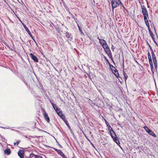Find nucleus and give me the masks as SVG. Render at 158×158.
I'll use <instances>...</instances> for the list:
<instances>
[{
	"instance_id": "1",
	"label": "nucleus",
	"mask_w": 158,
	"mask_h": 158,
	"mask_svg": "<svg viewBox=\"0 0 158 158\" xmlns=\"http://www.w3.org/2000/svg\"><path fill=\"white\" fill-rule=\"evenodd\" d=\"M111 131H110V134L113 139L114 141L116 143V144L118 145H119L120 144L119 141L118 139V138L115 132L114 131V130H111Z\"/></svg>"
},
{
	"instance_id": "2",
	"label": "nucleus",
	"mask_w": 158,
	"mask_h": 158,
	"mask_svg": "<svg viewBox=\"0 0 158 158\" xmlns=\"http://www.w3.org/2000/svg\"><path fill=\"white\" fill-rule=\"evenodd\" d=\"M142 12L143 15L144 19L148 18V11L145 6H141Z\"/></svg>"
},
{
	"instance_id": "3",
	"label": "nucleus",
	"mask_w": 158,
	"mask_h": 158,
	"mask_svg": "<svg viewBox=\"0 0 158 158\" xmlns=\"http://www.w3.org/2000/svg\"><path fill=\"white\" fill-rule=\"evenodd\" d=\"M103 48L104 50H105L106 53L107 54L109 57L112 60H113L112 53L110 48L108 47V46L107 45L104 47V48Z\"/></svg>"
},
{
	"instance_id": "4",
	"label": "nucleus",
	"mask_w": 158,
	"mask_h": 158,
	"mask_svg": "<svg viewBox=\"0 0 158 158\" xmlns=\"http://www.w3.org/2000/svg\"><path fill=\"white\" fill-rule=\"evenodd\" d=\"M98 39L99 40L100 43L103 48H104V47L108 45L106 41L105 40L100 39L98 36Z\"/></svg>"
},
{
	"instance_id": "5",
	"label": "nucleus",
	"mask_w": 158,
	"mask_h": 158,
	"mask_svg": "<svg viewBox=\"0 0 158 158\" xmlns=\"http://www.w3.org/2000/svg\"><path fill=\"white\" fill-rule=\"evenodd\" d=\"M111 66H112V68L114 69H112L111 70L113 73L114 74L115 76L116 77H118V76H119V74L117 71V69L115 68L112 65H111Z\"/></svg>"
},
{
	"instance_id": "6",
	"label": "nucleus",
	"mask_w": 158,
	"mask_h": 158,
	"mask_svg": "<svg viewBox=\"0 0 158 158\" xmlns=\"http://www.w3.org/2000/svg\"><path fill=\"white\" fill-rule=\"evenodd\" d=\"M29 56L32 59L36 62H38V60L37 57L34 55L32 53L29 54Z\"/></svg>"
},
{
	"instance_id": "7",
	"label": "nucleus",
	"mask_w": 158,
	"mask_h": 158,
	"mask_svg": "<svg viewBox=\"0 0 158 158\" xmlns=\"http://www.w3.org/2000/svg\"><path fill=\"white\" fill-rule=\"evenodd\" d=\"M64 121L67 126L70 128L69 125L68 123V121L65 119V117L64 115V114L60 117Z\"/></svg>"
},
{
	"instance_id": "8",
	"label": "nucleus",
	"mask_w": 158,
	"mask_h": 158,
	"mask_svg": "<svg viewBox=\"0 0 158 158\" xmlns=\"http://www.w3.org/2000/svg\"><path fill=\"white\" fill-rule=\"evenodd\" d=\"M18 155L20 158H23L24 151L23 150H19L18 152Z\"/></svg>"
},
{
	"instance_id": "9",
	"label": "nucleus",
	"mask_w": 158,
	"mask_h": 158,
	"mask_svg": "<svg viewBox=\"0 0 158 158\" xmlns=\"http://www.w3.org/2000/svg\"><path fill=\"white\" fill-rule=\"evenodd\" d=\"M43 115L46 121L48 123H49L50 121V119L48 116V114L46 112H44L43 113Z\"/></svg>"
},
{
	"instance_id": "10",
	"label": "nucleus",
	"mask_w": 158,
	"mask_h": 158,
	"mask_svg": "<svg viewBox=\"0 0 158 158\" xmlns=\"http://www.w3.org/2000/svg\"><path fill=\"white\" fill-rule=\"evenodd\" d=\"M144 19V22L145 23V24L148 28V30H150V26H149V23L148 21V18L145 19Z\"/></svg>"
},
{
	"instance_id": "11",
	"label": "nucleus",
	"mask_w": 158,
	"mask_h": 158,
	"mask_svg": "<svg viewBox=\"0 0 158 158\" xmlns=\"http://www.w3.org/2000/svg\"><path fill=\"white\" fill-rule=\"evenodd\" d=\"M152 61L154 65L155 69L157 70V63L156 60V59H153Z\"/></svg>"
},
{
	"instance_id": "12",
	"label": "nucleus",
	"mask_w": 158,
	"mask_h": 158,
	"mask_svg": "<svg viewBox=\"0 0 158 158\" xmlns=\"http://www.w3.org/2000/svg\"><path fill=\"white\" fill-rule=\"evenodd\" d=\"M4 153L5 154H6L9 155L10 154V149L7 148L4 151Z\"/></svg>"
},
{
	"instance_id": "13",
	"label": "nucleus",
	"mask_w": 158,
	"mask_h": 158,
	"mask_svg": "<svg viewBox=\"0 0 158 158\" xmlns=\"http://www.w3.org/2000/svg\"><path fill=\"white\" fill-rule=\"evenodd\" d=\"M148 134L154 137H156V134L152 130H151V131H149V133H148Z\"/></svg>"
},
{
	"instance_id": "14",
	"label": "nucleus",
	"mask_w": 158,
	"mask_h": 158,
	"mask_svg": "<svg viewBox=\"0 0 158 158\" xmlns=\"http://www.w3.org/2000/svg\"><path fill=\"white\" fill-rule=\"evenodd\" d=\"M31 156H34L35 158H42V157L40 156L35 155L33 154H32Z\"/></svg>"
},
{
	"instance_id": "15",
	"label": "nucleus",
	"mask_w": 158,
	"mask_h": 158,
	"mask_svg": "<svg viewBox=\"0 0 158 158\" xmlns=\"http://www.w3.org/2000/svg\"><path fill=\"white\" fill-rule=\"evenodd\" d=\"M53 149L56 151L59 154H61V153H62V152L60 150L57 149L56 148H53Z\"/></svg>"
},
{
	"instance_id": "16",
	"label": "nucleus",
	"mask_w": 158,
	"mask_h": 158,
	"mask_svg": "<svg viewBox=\"0 0 158 158\" xmlns=\"http://www.w3.org/2000/svg\"><path fill=\"white\" fill-rule=\"evenodd\" d=\"M143 128L145 129L146 131L148 132V133H149V131H151V130H150L149 128H148L147 127L144 126L143 127Z\"/></svg>"
},
{
	"instance_id": "17",
	"label": "nucleus",
	"mask_w": 158,
	"mask_h": 158,
	"mask_svg": "<svg viewBox=\"0 0 158 158\" xmlns=\"http://www.w3.org/2000/svg\"><path fill=\"white\" fill-rule=\"evenodd\" d=\"M148 59L149 61H152V59L151 58V55L150 54V53L149 52H148Z\"/></svg>"
},
{
	"instance_id": "18",
	"label": "nucleus",
	"mask_w": 158,
	"mask_h": 158,
	"mask_svg": "<svg viewBox=\"0 0 158 158\" xmlns=\"http://www.w3.org/2000/svg\"><path fill=\"white\" fill-rule=\"evenodd\" d=\"M149 64L150 65L152 71V70L153 69V65L152 61H149Z\"/></svg>"
},
{
	"instance_id": "19",
	"label": "nucleus",
	"mask_w": 158,
	"mask_h": 158,
	"mask_svg": "<svg viewBox=\"0 0 158 158\" xmlns=\"http://www.w3.org/2000/svg\"><path fill=\"white\" fill-rule=\"evenodd\" d=\"M149 64L150 65L152 71V70L153 69V65L152 61H149Z\"/></svg>"
},
{
	"instance_id": "20",
	"label": "nucleus",
	"mask_w": 158,
	"mask_h": 158,
	"mask_svg": "<svg viewBox=\"0 0 158 158\" xmlns=\"http://www.w3.org/2000/svg\"><path fill=\"white\" fill-rule=\"evenodd\" d=\"M148 31H149V32L150 33V35L151 37L152 38V39H153V38H154V36L153 34V33L151 31V30H148Z\"/></svg>"
},
{
	"instance_id": "21",
	"label": "nucleus",
	"mask_w": 158,
	"mask_h": 158,
	"mask_svg": "<svg viewBox=\"0 0 158 158\" xmlns=\"http://www.w3.org/2000/svg\"><path fill=\"white\" fill-rule=\"evenodd\" d=\"M107 126L108 127V129L110 133V131H112L111 130H113V128L111 127L110 125H108V126Z\"/></svg>"
},
{
	"instance_id": "22",
	"label": "nucleus",
	"mask_w": 158,
	"mask_h": 158,
	"mask_svg": "<svg viewBox=\"0 0 158 158\" xmlns=\"http://www.w3.org/2000/svg\"><path fill=\"white\" fill-rule=\"evenodd\" d=\"M55 110L57 114H58L59 113H60L62 111L59 108H58L57 109L56 108V110Z\"/></svg>"
},
{
	"instance_id": "23",
	"label": "nucleus",
	"mask_w": 158,
	"mask_h": 158,
	"mask_svg": "<svg viewBox=\"0 0 158 158\" xmlns=\"http://www.w3.org/2000/svg\"><path fill=\"white\" fill-rule=\"evenodd\" d=\"M52 106L55 110H56V108L57 109L58 108L56 106V104H54L53 105H52Z\"/></svg>"
},
{
	"instance_id": "24",
	"label": "nucleus",
	"mask_w": 158,
	"mask_h": 158,
	"mask_svg": "<svg viewBox=\"0 0 158 158\" xmlns=\"http://www.w3.org/2000/svg\"><path fill=\"white\" fill-rule=\"evenodd\" d=\"M124 79L125 80V81H126V80L127 79V75L126 73H124Z\"/></svg>"
},
{
	"instance_id": "25",
	"label": "nucleus",
	"mask_w": 158,
	"mask_h": 158,
	"mask_svg": "<svg viewBox=\"0 0 158 158\" xmlns=\"http://www.w3.org/2000/svg\"><path fill=\"white\" fill-rule=\"evenodd\" d=\"M104 58L105 60L106 61V62L108 64H110V63L109 62L108 60L107 59V58L105 56H104Z\"/></svg>"
},
{
	"instance_id": "26",
	"label": "nucleus",
	"mask_w": 158,
	"mask_h": 158,
	"mask_svg": "<svg viewBox=\"0 0 158 158\" xmlns=\"http://www.w3.org/2000/svg\"><path fill=\"white\" fill-rule=\"evenodd\" d=\"M58 115L60 116L61 117L62 116V115H64V114H63L62 111L60 113H59L58 114H57Z\"/></svg>"
},
{
	"instance_id": "27",
	"label": "nucleus",
	"mask_w": 158,
	"mask_h": 158,
	"mask_svg": "<svg viewBox=\"0 0 158 158\" xmlns=\"http://www.w3.org/2000/svg\"><path fill=\"white\" fill-rule=\"evenodd\" d=\"M111 48L112 49V50L114 51V49L115 48L114 47V45L112 44V45H111Z\"/></svg>"
},
{
	"instance_id": "28",
	"label": "nucleus",
	"mask_w": 158,
	"mask_h": 158,
	"mask_svg": "<svg viewBox=\"0 0 158 158\" xmlns=\"http://www.w3.org/2000/svg\"><path fill=\"white\" fill-rule=\"evenodd\" d=\"M104 121L105 122V123L106 125V126H108V125H109V124L107 122V121L106 120V119H104Z\"/></svg>"
},
{
	"instance_id": "29",
	"label": "nucleus",
	"mask_w": 158,
	"mask_h": 158,
	"mask_svg": "<svg viewBox=\"0 0 158 158\" xmlns=\"http://www.w3.org/2000/svg\"><path fill=\"white\" fill-rule=\"evenodd\" d=\"M151 52L152 56H154L155 55L153 50H152V51Z\"/></svg>"
},
{
	"instance_id": "30",
	"label": "nucleus",
	"mask_w": 158,
	"mask_h": 158,
	"mask_svg": "<svg viewBox=\"0 0 158 158\" xmlns=\"http://www.w3.org/2000/svg\"><path fill=\"white\" fill-rule=\"evenodd\" d=\"M119 5H120L121 7H123V8H125L123 4L121 3H121Z\"/></svg>"
},
{
	"instance_id": "31",
	"label": "nucleus",
	"mask_w": 158,
	"mask_h": 158,
	"mask_svg": "<svg viewBox=\"0 0 158 158\" xmlns=\"http://www.w3.org/2000/svg\"><path fill=\"white\" fill-rule=\"evenodd\" d=\"M152 60L156 59V56L155 55L152 56Z\"/></svg>"
},
{
	"instance_id": "32",
	"label": "nucleus",
	"mask_w": 158,
	"mask_h": 158,
	"mask_svg": "<svg viewBox=\"0 0 158 158\" xmlns=\"http://www.w3.org/2000/svg\"><path fill=\"white\" fill-rule=\"evenodd\" d=\"M71 15L72 18H73L75 19H76L75 18L74 15H73L72 13H71Z\"/></svg>"
},
{
	"instance_id": "33",
	"label": "nucleus",
	"mask_w": 158,
	"mask_h": 158,
	"mask_svg": "<svg viewBox=\"0 0 158 158\" xmlns=\"http://www.w3.org/2000/svg\"><path fill=\"white\" fill-rule=\"evenodd\" d=\"M79 30L80 31V32L82 33V31L81 29L80 28V27H79L78 28Z\"/></svg>"
},
{
	"instance_id": "34",
	"label": "nucleus",
	"mask_w": 158,
	"mask_h": 158,
	"mask_svg": "<svg viewBox=\"0 0 158 158\" xmlns=\"http://www.w3.org/2000/svg\"><path fill=\"white\" fill-rule=\"evenodd\" d=\"M20 140H18L17 142H16V144H17V145H18L20 143Z\"/></svg>"
},
{
	"instance_id": "35",
	"label": "nucleus",
	"mask_w": 158,
	"mask_h": 158,
	"mask_svg": "<svg viewBox=\"0 0 158 158\" xmlns=\"http://www.w3.org/2000/svg\"><path fill=\"white\" fill-rule=\"evenodd\" d=\"M27 33L29 34V35H31V36H32V35L31 32H30L29 30L28 31H27Z\"/></svg>"
},
{
	"instance_id": "36",
	"label": "nucleus",
	"mask_w": 158,
	"mask_h": 158,
	"mask_svg": "<svg viewBox=\"0 0 158 158\" xmlns=\"http://www.w3.org/2000/svg\"><path fill=\"white\" fill-rule=\"evenodd\" d=\"M152 27L153 28V29L155 31V32H156V31L155 28V27H154V25H153V27H152Z\"/></svg>"
},
{
	"instance_id": "37",
	"label": "nucleus",
	"mask_w": 158,
	"mask_h": 158,
	"mask_svg": "<svg viewBox=\"0 0 158 158\" xmlns=\"http://www.w3.org/2000/svg\"><path fill=\"white\" fill-rule=\"evenodd\" d=\"M24 28L25 29V30L27 32V31H28L29 30L28 29V28H27V27H25Z\"/></svg>"
},
{
	"instance_id": "38",
	"label": "nucleus",
	"mask_w": 158,
	"mask_h": 158,
	"mask_svg": "<svg viewBox=\"0 0 158 158\" xmlns=\"http://www.w3.org/2000/svg\"><path fill=\"white\" fill-rule=\"evenodd\" d=\"M22 23V24L24 27V28H25V27H27V26H26L25 25L24 23Z\"/></svg>"
},
{
	"instance_id": "39",
	"label": "nucleus",
	"mask_w": 158,
	"mask_h": 158,
	"mask_svg": "<svg viewBox=\"0 0 158 158\" xmlns=\"http://www.w3.org/2000/svg\"><path fill=\"white\" fill-rule=\"evenodd\" d=\"M22 23V24L24 27V28H25V27H27V26H26L25 25L24 23Z\"/></svg>"
},
{
	"instance_id": "40",
	"label": "nucleus",
	"mask_w": 158,
	"mask_h": 158,
	"mask_svg": "<svg viewBox=\"0 0 158 158\" xmlns=\"http://www.w3.org/2000/svg\"><path fill=\"white\" fill-rule=\"evenodd\" d=\"M149 47H150V50H151V51H152V50H152L151 47L150 46V45L149 44Z\"/></svg>"
},
{
	"instance_id": "41",
	"label": "nucleus",
	"mask_w": 158,
	"mask_h": 158,
	"mask_svg": "<svg viewBox=\"0 0 158 158\" xmlns=\"http://www.w3.org/2000/svg\"><path fill=\"white\" fill-rule=\"evenodd\" d=\"M109 64V65L110 66V68H111V69H114L113 68H112V66H111V64Z\"/></svg>"
},
{
	"instance_id": "42",
	"label": "nucleus",
	"mask_w": 158,
	"mask_h": 158,
	"mask_svg": "<svg viewBox=\"0 0 158 158\" xmlns=\"http://www.w3.org/2000/svg\"><path fill=\"white\" fill-rule=\"evenodd\" d=\"M50 102L52 105H53L54 104V103L51 101H50Z\"/></svg>"
},
{
	"instance_id": "43",
	"label": "nucleus",
	"mask_w": 158,
	"mask_h": 158,
	"mask_svg": "<svg viewBox=\"0 0 158 158\" xmlns=\"http://www.w3.org/2000/svg\"><path fill=\"white\" fill-rule=\"evenodd\" d=\"M76 22L77 23V21L76 20ZM77 27H78V28H79V27H80V26H79V25L77 23Z\"/></svg>"
},
{
	"instance_id": "44",
	"label": "nucleus",
	"mask_w": 158,
	"mask_h": 158,
	"mask_svg": "<svg viewBox=\"0 0 158 158\" xmlns=\"http://www.w3.org/2000/svg\"><path fill=\"white\" fill-rule=\"evenodd\" d=\"M118 146H119V147L121 148V149H122V150H123V149L122 148L121 146H120V144H119V145H118Z\"/></svg>"
},
{
	"instance_id": "45",
	"label": "nucleus",
	"mask_w": 158,
	"mask_h": 158,
	"mask_svg": "<svg viewBox=\"0 0 158 158\" xmlns=\"http://www.w3.org/2000/svg\"><path fill=\"white\" fill-rule=\"evenodd\" d=\"M32 39L35 42H36L35 41V40L33 39V37H32Z\"/></svg>"
},
{
	"instance_id": "46",
	"label": "nucleus",
	"mask_w": 158,
	"mask_h": 158,
	"mask_svg": "<svg viewBox=\"0 0 158 158\" xmlns=\"http://www.w3.org/2000/svg\"><path fill=\"white\" fill-rule=\"evenodd\" d=\"M14 145H16V143H15H15H14Z\"/></svg>"
},
{
	"instance_id": "47",
	"label": "nucleus",
	"mask_w": 158,
	"mask_h": 158,
	"mask_svg": "<svg viewBox=\"0 0 158 158\" xmlns=\"http://www.w3.org/2000/svg\"><path fill=\"white\" fill-rule=\"evenodd\" d=\"M123 69H124V64H123Z\"/></svg>"
},
{
	"instance_id": "48",
	"label": "nucleus",
	"mask_w": 158,
	"mask_h": 158,
	"mask_svg": "<svg viewBox=\"0 0 158 158\" xmlns=\"http://www.w3.org/2000/svg\"><path fill=\"white\" fill-rule=\"evenodd\" d=\"M10 10H11V11H13L12 10V9H11V8H10Z\"/></svg>"
},
{
	"instance_id": "49",
	"label": "nucleus",
	"mask_w": 158,
	"mask_h": 158,
	"mask_svg": "<svg viewBox=\"0 0 158 158\" xmlns=\"http://www.w3.org/2000/svg\"><path fill=\"white\" fill-rule=\"evenodd\" d=\"M30 35V36L31 37H33L32 36H31V35Z\"/></svg>"
},
{
	"instance_id": "50",
	"label": "nucleus",
	"mask_w": 158,
	"mask_h": 158,
	"mask_svg": "<svg viewBox=\"0 0 158 158\" xmlns=\"http://www.w3.org/2000/svg\"><path fill=\"white\" fill-rule=\"evenodd\" d=\"M59 146H61H61L59 144Z\"/></svg>"
},
{
	"instance_id": "51",
	"label": "nucleus",
	"mask_w": 158,
	"mask_h": 158,
	"mask_svg": "<svg viewBox=\"0 0 158 158\" xmlns=\"http://www.w3.org/2000/svg\"><path fill=\"white\" fill-rule=\"evenodd\" d=\"M10 130H13V129H10Z\"/></svg>"
},
{
	"instance_id": "52",
	"label": "nucleus",
	"mask_w": 158,
	"mask_h": 158,
	"mask_svg": "<svg viewBox=\"0 0 158 158\" xmlns=\"http://www.w3.org/2000/svg\"><path fill=\"white\" fill-rule=\"evenodd\" d=\"M1 135H0V137H1ZM1 137L2 138V136H1Z\"/></svg>"
},
{
	"instance_id": "53",
	"label": "nucleus",
	"mask_w": 158,
	"mask_h": 158,
	"mask_svg": "<svg viewBox=\"0 0 158 158\" xmlns=\"http://www.w3.org/2000/svg\"><path fill=\"white\" fill-rule=\"evenodd\" d=\"M89 101H91V100H90V99H89Z\"/></svg>"
}]
</instances>
